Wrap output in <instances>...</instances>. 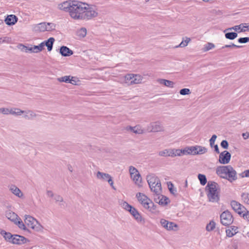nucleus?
I'll use <instances>...</instances> for the list:
<instances>
[{
    "mask_svg": "<svg viewBox=\"0 0 249 249\" xmlns=\"http://www.w3.org/2000/svg\"><path fill=\"white\" fill-rule=\"evenodd\" d=\"M70 17L75 20H88L96 17L97 12L89 5L74 0L70 14Z\"/></svg>",
    "mask_w": 249,
    "mask_h": 249,
    "instance_id": "1",
    "label": "nucleus"
},
{
    "mask_svg": "<svg viewBox=\"0 0 249 249\" xmlns=\"http://www.w3.org/2000/svg\"><path fill=\"white\" fill-rule=\"evenodd\" d=\"M219 175L221 178L231 183L237 179V173L231 165L219 166Z\"/></svg>",
    "mask_w": 249,
    "mask_h": 249,
    "instance_id": "2",
    "label": "nucleus"
},
{
    "mask_svg": "<svg viewBox=\"0 0 249 249\" xmlns=\"http://www.w3.org/2000/svg\"><path fill=\"white\" fill-rule=\"evenodd\" d=\"M136 197L143 208L153 213H157L158 210L152 201L143 193H138Z\"/></svg>",
    "mask_w": 249,
    "mask_h": 249,
    "instance_id": "3",
    "label": "nucleus"
},
{
    "mask_svg": "<svg viewBox=\"0 0 249 249\" xmlns=\"http://www.w3.org/2000/svg\"><path fill=\"white\" fill-rule=\"evenodd\" d=\"M217 183L213 181H208L205 191L208 198L210 202H215L218 201V191Z\"/></svg>",
    "mask_w": 249,
    "mask_h": 249,
    "instance_id": "4",
    "label": "nucleus"
},
{
    "mask_svg": "<svg viewBox=\"0 0 249 249\" xmlns=\"http://www.w3.org/2000/svg\"><path fill=\"white\" fill-rule=\"evenodd\" d=\"M232 209L247 221H249V211L243 205L235 200L231 202Z\"/></svg>",
    "mask_w": 249,
    "mask_h": 249,
    "instance_id": "5",
    "label": "nucleus"
},
{
    "mask_svg": "<svg viewBox=\"0 0 249 249\" xmlns=\"http://www.w3.org/2000/svg\"><path fill=\"white\" fill-rule=\"evenodd\" d=\"M32 28V30L36 33L50 32L55 29L56 25L53 23L43 22L33 24Z\"/></svg>",
    "mask_w": 249,
    "mask_h": 249,
    "instance_id": "6",
    "label": "nucleus"
},
{
    "mask_svg": "<svg viewBox=\"0 0 249 249\" xmlns=\"http://www.w3.org/2000/svg\"><path fill=\"white\" fill-rule=\"evenodd\" d=\"M24 222L29 228L36 231L40 232L43 230V227L40 223L36 219L30 215H26L25 216Z\"/></svg>",
    "mask_w": 249,
    "mask_h": 249,
    "instance_id": "7",
    "label": "nucleus"
},
{
    "mask_svg": "<svg viewBox=\"0 0 249 249\" xmlns=\"http://www.w3.org/2000/svg\"><path fill=\"white\" fill-rule=\"evenodd\" d=\"M129 172L131 178L133 179L135 183L139 187L142 186V178L138 170L133 166L129 167Z\"/></svg>",
    "mask_w": 249,
    "mask_h": 249,
    "instance_id": "8",
    "label": "nucleus"
},
{
    "mask_svg": "<svg viewBox=\"0 0 249 249\" xmlns=\"http://www.w3.org/2000/svg\"><path fill=\"white\" fill-rule=\"evenodd\" d=\"M142 77L139 74H128L124 76V82L129 85L141 83Z\"/></svg>",
    "mask_w": 249,
    "mask_h": 249,
    "instance_id": "9",
    "label": "nucleus"
},
{
    "mask_svg": "<svg viewBox=\"0 0 249 249\" xmlns=\"http://www.w3.org/2000/svg\"><path fill=\"white\" fill-rule=\"evenodd\" d=\"M21 115H23V118L27 120H33L38 116L36 112L32 110H22L18 108L17 116H21Z\"/></svg>",
    "mask_w": 249,
    "mask_h": 249,
    "instance_id": "10",
    "label": "nucleus"
},
{
    "mask_svg": "<svg viewBox=\"0 0 249 249\" xmlns=\"http://www.w3.org/2000/svg\"><path fill=\"white\" fill-rule=\"evenodd\" d=\"M220 217L221 224L226 226L230 225L233 221L231 213L228 210L223 212L220 214Z\"/></svg>",
    "mask_w": 249,
    "mask_h": 249,
    "instance_id": "11",
    "label": "nucleus"
},
{
    "mask_svg": "<svg viewBox=\"0 0 249 249\" xmlns=\"http://www.w3.org/2000/svg\"><path fill=\"white\" fill-rule=\"evenodd\" d=\"M179 149L170 148L165 149L159 152V155L161 157H175L180 156Z\"/></svg>",
    "mask_w": 249,
    "mask_h": 249,
    "instance_id": "12",
    "label": "nucleus"
},
{
    "mask_svg": "<svg viewBox=\"0 0 249 249\" xmlns=\"http://www.w3.org/2000/svg\"><path fill=\"white\" fill-rule=\"evenodd\" d=\"M96 177L99 179L103 181H107L108 183L111 186L112 188H113L114 190L116 189L113 185V181L112 180V178L108 174L98 171L97 173Z\"/></svg>",
    "mask_w": 249,
    "mask_h": 249,
    "instance_id": "13",
    "label": "nucleus"
},
{
    "mask_svg": "<svg viewBox=\"0 0 249 249\" xmlns=\"http://www.w3.org/2000/svg\"><path fill=\"white\" fill-rule=\"evenodd\" d=\"M231 158V153L227 151L222 152L219 156V162L225 164L229 163Z\"/></svg>",
    "mask_w": 249,
    "mask_h": 249,
    "instance_id": "14",
    "label": "nucleus"
},
{
    "mask_svg": "<svg viewBox=\"0 0 249 249\" xmlns=\"http://www.w3.org/2000/svg\"><path fill=\"white\" fill-rule=\"evenodd\" d=\"M161 225L168 231H176L175 228H178V225L174 222H169L164 219L160 221Z\"/></svg>",
    "mask_w": 249,
    "mask_h": 249,
    "instance_id": "15",
    "label": "nucleus"
},
{
    "mask_svg": "<svg viewBox=\"0 0 249 249\" xmlns=\"http://www.w3.org/2000/svg\"><path fill=\"white\" fill-rule=\"evenodd\" d=\"M154 201L155 202L158 203L160 205H166L169 202V198L161 195V193L158 194H154Z\"/></svg>",
    "mask_w": 249,
    "mask_h": 249,
    "instance_id": "16",
    "label": "nucleus"
},
{
    "mask_svg": "<svg viewBox=\"0 0 249 249\" xmlns=\"http://www.w3.org/2000/svg\"><path fill=\"white\" fill-rule=\"evenodd\" d=\"M74 0H69L64 1L58 4V8L61 10L65 12H68L70 14L71 8H72V5L73 4Z\"/></svg>",
    "mask_w": 249,
    "mask_h": 249,
    "instance_id": "17",
    "label": "nucleus"
},
{
    "mask_svg": "<svg viewBox=\"0 0 249 249\" xmlns=\"http://www.w3.org/2000/svg\"><path fill=\"white\" fill-rule=\"evenodd\" d=\"M9 191L14 196L19 198L23 199L24 198V195L22 191L15 185L11 184L8 186Z\"/></svg>",
    "mask_w": 249,
    "mask_h": 249,
    "instance_id": "18",
    "label": "nucleus"
},
{
    "mask_svg": "<svg viewBox=\"0 0 249 249\" xmlns=\"http://www.w3.org/2000/svg\"><path fill=\"white\" fill-rule=\"evenodd\" d=\"M130 213L138 223L142 224L145 223V219L142 216L141 213L136 208H134L132 209V210Z\"/></svg>",
    "mask_w": 249,
    "mask_h": 249,
    "instance_id": "19",
    "label": "nucleus"
},
{
    "mask_svg": "<svg viewBox=\"0 0 249 249\" xmlns=\"http://www.w3.org/2000/svg\"><path fill=\"white\" fill-rule=\"evenodd\" d=\"M148 130L152 132H160L163 130V127L160 122H153L148 126Z\"/></svg>",
    "mask_w": 249,
    "mask_h": 249,
    "instance_id": "20",
    "label": "nucleus"
},
{
    "mask_svg": "<svg viewBox=\"0 0 249 249\" xmlns=\"http://www.w3.org/2000/svg\"><path fill=\"white\" fill-rule=\"evenodd\" d=\"M11 243L14 244L21 245L28 241V239L24 236L18 234L13 235Z\"/></svg>",
    "mask_w": 249,
    "mask_h": 249,
    "instance_id": "21",
    "label": "nucleus"
},
{
    "mask_svg": "<svg viewBox=\"0 0 249 249\" xmlns=\"http://www.w3.org/2000/svg\"><path fill=\"white\" fill-rule=\"evenodd\" d=\"M18 111V108L13 107V108H0V113L3 115H9L11 114L14 116H17V113Z\"/></svg>",
    "mask_w": 249,
    "mask_h": 249,
    "instance_id": "22",
    "label": "nucleus"
},
{
    "mask_svg": "<svg viewBox=\"0 0 249 249\" xmlns=\"http://www.w3.org/2000/svg\"><path fill=\"white\" fill-rule=\"evenodd\" d=\"M147 181L148 183L150 189H152L153 188V184H158V181H160L159 178L154 174H150L146 177Z\"/></svg>",
    "mask_w": 249,
    "mask_h": 249,
    "instance_id": "23",
    "label": "nucleus"
},
{
    "mask_svg": "<svg viewBox=\"0 0 249 249\" xmlns=\"http://www.w3.org/2000/svg\"><path fill=\"white\" fill-rule=\"evenodd\" d=\"M195 146H188L183 149H180V156L182 155H195Z\"/></svg>",
    "mask_w": 249,
    "mask_h": 249,
    "instance_id": "24",
    "label": "nucleus"
},
{
    "mask_svg": "<svg viewBox=\"0 0 249 249\" xmlns=\"http://www.w3.org/2000/svg\"><path fill=\"white\" fill-rule=\"evenodd\" d=\"M73 77L71 76H64L61 77L57 78V80L59 82H65L66 83H71L72 84H75V80L73 79Z\"/></svg>",
    "mask_w": 249,
    "mask_h": 249,
    "instance_id": "25",
    "label": "nucleus"
},
{
    "mask_svg": "<svg viewBox=\"0 0 249 249\" xmlns=\"http://www.w3.org/2000/svg\"><path fill=\"white\" fill-rule=\"evenodd\" d=\"M238 227L234 226H231L226 230V233L229 237H232L238 232Z\"/></svg>",
    "mask_w": 249,
    "mask_h": 249,
    "instance_id": "26",
    "label": "nucleus"
},
{
    "mask_svg": "<svg viewBox=\"0 0 249 249\" xmlns=\"http://www.w3.org/2000/svg\"><path fill=\"white\" fill-rule=\"evenodd\" d=\"M5 216L9 220L13 223H14L15 221L16 222V220H17V218L18 217V216L15 213L10 210L6 211Z\"/></svg>",
    "mask_w": 249,
    "mask_h": 249,
    "instance_id": "27",
    "label": "nucleus"
},
{
    "mask_svg": "<svg viewBox=\"0 0 249 249\" xmlns=\"http://www.w3.org/2000/svg\"><path fill=\"white\" fill-rule=\"evenodd\" d=\"M60 53L62 56H69L73 54L72 50L66 46H62L60 49Z\"/></svg>",
    "mask_w": 249,
    "mask_h": 249,
    "instance_id": "28",
    "label": "nucleus"
},
{
    "mask_svg": "<svg viewBox=\"0 0 249 249\" xmlns=\"http://www.w3.org/2000/svg\"><path fill=\"white\" fill-rule=\"evenodd\" d=\"M157 82L169 88H173L175 85L173 82L164 79H157Z\"/></svg>",
    "mask_w": 249,
    "mask_h": 249,
    "instance_id": "29",
    "label": "nucleus"
},
{
    "mask_svg": "<svg viewBox=\"0 0 249 249\" xmlns=\"http://www.w3.org/2000/svg\"><path fill=\"white\" fill-rule=\"evenodd\" d=\"M17 19L18 18L16 16L11 15L7 17L5 21L6 24L11 25L15 24L17 22Z\"/></svg>",
    "mask_w": 249,
    "mask_h": 249,
    "instance_id": "30",
    "label": "nucleus"
},
{
    "mask_svg": "<svg viewBox=\"0 0 249 249\" xmlns=\"http://www.w3.org/2000/svg\"><path fill=\"white\" fill-rule=\"evenodd\" d=\"M244 25H247V23H242L239 25H236L232 27L229 28L225 30L224 32H226L227 31H231L232 30H233L235 31L238 32L239 33L241 32H246L247 31L246 29L241 28L242 26Z\"/></svg>",
    "mask_w": 249,
    "mask_h": 249,
    "instance_id": "31",
    "label": "nucleus"
},
{
    "mask_svg": "<svg viewBox=\"0 0 249 249\" xmlns=\"http://www.w3.org/2000/svg\"><path fill=\"white\" fill-rule=\"evenodd\" d=\"M126 129L127 130L132 131L135 134H140L143 133V129L141 128V127L140 125H136L134 127L129 126L126 127Z\"/></svg>",
    "mask_w": 249,
    "mask_h": 249,
    "instance_id": "32",
    "label": "nucleus"
},
{
    "mask_svg": "<svg viewBox=\"0 0 249 249\" xmlns=\"http://www.w3.org/2000/svg\"><path fill=\"white\" fill-rule=\"evenodd\" d=\"M153 188L152 189H150L151 191L154 193V194H159L161 193V186L160 180L158 181V184H154Z\"/></svg>",
    "mask_w": 249,
    "mask_h": 249,
    "instance_id": "33",
    "label": "nucleus"
},
{
    "mask_svg": "<svg viewBox=\"0 0 249 249\" xmlns=\"http://www.w3.org/2000/svg\"><path fill=\"white\" fill-rule=\"evenodd\" d=\"M54 39L53 37L49 38L47 40L44 41V46H46L48 51H51L52 50Z\"/></svg>",
    "mask_w": 249,
    "mask_h": 249,
    "instance_id": "34",
    "label": "nucleus"
},
{
    "mask_svg": "<svg viewBox=\"0 0 249 249\" xmlns=\"http://www.w3.org/2000/svg\"><path fill=\"white\" fill-rule=\"evenodd\" d=\"M195 155H201L207 152V149L205 147L199 145H196Z\"/></svg>",
    "mask_w": 249,
    "mask_h": 249,
    "instance_id": "35",
    "label": "nucleus"
},
{
    "mask_svg": "<svg viewBox=\"0 0 249 249\" xmlns=\"http://www.w3.org/2000/svg\"><path fill=\"white\" fill-rule=\"evenodd\" d=\"M33 47V53H38L39 52H41L44 47V42H42L39 44L38 45H34L32 46Z\"/></svg>",
    "mask_w": 249,
    "mask_h": 249,
    "instance_id": "36",
    "label": "nucleus"
},
{
    "mask_svg": "<svg viewBox=\"0 0 249 249\" xmlns=\"http://www.w3.org/2000/svg\"><path fill=\"white\" fill-rule=\"evenodd\" d=\"M14 223L16 224L17 226H18V227L19 229L24 231L27 230L26 225L24 224V223L19 217H18V218H17V220H16V222L15 221Z\"/></svg>",
    "mask_w": 249,
    "mask_h": 249,
    "instance_id": "37",
    "label": "nucleus"
},
{
    "mask_svg": "<svg viewBox=\"0 0 249 249\" xmlns=\"http://www.w3.org/2000/svg\"><path fill=\"white\" fill-rule=\"evenodd\" d=\"M216 227V223L213 220H211L208 223L206 227V230L208 231H213Z\"/></svg>",
    "mask_w": 249,
    "mask_h": 249,
    "instance_id": "38",
    "label": "nucleus"
},
{
    "mask_svg": "<svg viewBox=\"0 0 249 249\" xmlns=\"http://www.w3.org/2000/svg\"><path fill=\"white\" fill-rule=\"evenodd\" d=\"M191 39L189 37H185L183 38L182 41L177 47H185L187 46L188 43L190 42Z\"/></svg>",
    "mask_w": 249,
    "mask_h": 249,
    "instance_id": "39",
    "label": "nucleus"
},
{
    "mask_svg": "<svg viewBox=\"0 0 249 249\" xmlns=\"http://www.w3.org/2000/svg\"><path fill=\"white\" fill-rule=\"evenodd\" d=\"M225 37L227 39L233 40L237 37V34L235 32H225Z\"/></svg>",
    "mask_w": 249,
    "mask_h": 249,
    "instance_id": "40",
    "label": "nucleus"
},
{
    "mask_svg": "<svg viewBox=\"0 0 249 249\" xmlns=\"http://www.w3.org/2000/svg\"><path fill=\"white\" fill-rule=\"evenodd\" d=\"M198 178L202 185H205L207 183V178L206 176L203 174H198Z\"/></svg>",
    "mask_w": 249,
    "mask_h": 249,
    "instance_id": "41",
    "label": "nucleus"
},
{
    "mask_svg": "<svg viewBox=\"0 0 249 249\" xmlns=\"http://www.w3.org/2000/svg\"><path fill=\"white\" fill-rule=\"evenodd\" d=\"M214 47V45L213 43H208L204 45V47L202 49L203 52H207Z\"/></svg>",
    "mask_w": 249,
    "mask_h": 249,
    "instance_id": "42",
    "label": "nucleus"
},
{
    "mask_svg": "<svg viewBox=\"0 0 249 249\" xmlns=\"http://www.w3.org/2000/svg\"><path fill=\"white\" fill-rule=\"evenodd\" d=\"M123 206L125 210L128 211L129 213H130L131 212V211L132 210V209L134 208V207H132V206H131L130 205H129L126 202H124L123 204Z\"/></svg>",
    "mask_w": 249,
    "mask_h": 249,
    "instance_id": "43",
    "label": "nucleus"
},
{
    "mask_svg": "<svg viewBox=\"0 0 249 249\" xmlns=\"http://www.w3.org/2000/svg\"><path fill=\"white\" fill-rule=\"evenodd\" d=\"M3 237L7 241L11 243L13 235L11 234L10 232H7Z\"/></svg>",
    "mask_w": 249,
    "mask_h": 249,
    "instance_id": "44",
    "label": "nucleus"
},
{
    "mask_svg": "<svg viewBox=\"0 0 249 249\" xmlns=\"http://www.w3.org/2000/svg\"><path fill=\"white\" fill-rule=\"evenodd\" d=\"M11 42V38L5 36V37H0V44L1 43H9Z\"/></svg>",
    "mask_w": 249,
    "mask_h": 249,
    "instance_id": "45",
    "label": "nucleus"
},
{
    "mask_svg": "<svg viewBox=\"0 0 249 249\" xmlns=\"http://www.w3.org/2000/svg\"><path fill=\"white\" fill-rule=\"evenodd\" d=\"M242 197L244 202L247 204H249V194L243 193L242 195Z\"/></svg>",
    "mask_w": 249,
    "mask_h": 249,
    "instance_id": "46",
    "label": "nucleus"
},
{
    "mask_svg": "<svg viewBox=\"0 0 249 249\" xmlns=\"http://www.w3.org/2000/svg\"><path fill=\"white\" fill-rule=\"evenodd\" d=\"M191 93L190 90L189 89H182L179 91V93L182 95H185L189 94Z\"/></svg>",
    "mask_w": 249,
    "mask_h": 249,
    "instance_id": "47",
    "label": "nucleus"
},
{
    "mask_svg": "<svg viewBox=\"0 0 249 249\" xmlns=\"http://www.w3.org/2000/svg\"><path fill=\"white\" fill-rule=\"evenodd\" d=\"M241 47H242V46L236 45H235L233 43H231V44L226 45L225 46L222 47V49H224V48H231V49L233 48H240Z\"/></svg>",
    "mask_w": 249,
    "mask_h": 249,
    "instance_id": "48",
    "label": "nucleus"
},
{
    "mask_svg": "<svg viewBox=\"0 0 249 249\" xmlns=\"http://www.w3.org/2000/svg\"><path fill=\"white\" fill-rule=\"evenodd\" d=\"M78 33L80 36L85 37L87 34V29L85 28H82Z\"/></svg>",
    "mask_w": 249,
    "mask_h": 249,
    "instance_id": "49",
    "label": "nucleus"
},
{
    "mask_svg": "<svg viewBox=\"0 0 249 249\" xmlns=\"http://www.w3.org/2000/svg\"><path fill=\"white\" fill-rule=\"evenodd\" d=\"M21 46L23 47V49H24V51L26 53H33V47L32 46L31 47H27V46H25L23 45H21Z\"/></svg>",
    "mask_w": 249,
    "mask_h": 249,
    "instance_id": "50",
    "label": "nucleus"
},
{
    "mask_svg": "<svg viewBox=\"0 0 249 249\" xmlns=\"http://www.w3.org/2000/svg\"><path fill=\"white\" fill-rule=\"evenodd\" d=\"M238 42L240 43H246L249 42V37H241L238 39Z\"/></svg>",
    "mask_w": 249,
    "mask_h": 249,
    "instance_id": "51",
    "label": "nucleus"
},
{
    "mask_svg": "<svg viewBox=\"0 0 249 249\" xmlns=\"http://www.w3.org/2000/svg\"><path fill=\"white\" fill-rule=\"evenodd\" d=\"M217 138V136L216 135H213L212 138L210 140V145L211 147H213L214 144V143Z\"/></svg>",
    "mask_w": 249,
    "mask_h": 249,
    "instance_id": "52",
    "label": "nucleus"
},
{
    "mask_svg": "<svg viewBox=\"0 0 249 249\" xmlns=\"http://www.w3.org/2000/svg\"><path fill=\"white\" fill-rule=\"evenodd\" d=\"M53 198L56 202H61L63 201V197L59 195H54Z\"/></svg>",
    "mask_w": 249,
    "mask_h": 249,
    "instance_id": "53",
    "label": "nucleus"
},
{
    "mask_svg": "<svg viewBox=\"0 0 249 249\" xmlns=\"http://www.w3.org/2000/svg\"><path fill=\"white\" fill-rule=\"evenodd\" d=\"M220 145L224 149H227L228 148L229 144L226 140H223L221 142Z\"/></svg>",
    "mask_w": 249,
    "mask_h": 249,
    "instance_id": "54",
    "label": "nucleus"
},
{
    "mask_svg": "<svg viewBox=\"0 0 249 249\" xmlns=\"http://www.w3.org/2000/svg\"><path fill=\"white\" fill-rule=\"evenodd\" d=\"M169 189L170 192L173 194H175L177 192V190L175 188H174V186L172 183H171V186L168 184Z\"/></svg>",
    "mask_w": 249,
    "mask_h": 249,
    "instance_id": "55",
    "label": "nucleus"
},
{
    "mask_svg": "<svg viewBox=\"0 0 249 249\" xmlns=\"http://www.w3.org/2000/svg\"><path fill=\"white\" fill-rule=\"evenodd\" d=\"M47 196L49 197H54V195L53 192L51 190H47L46 192Z\"/></svg>",
    "mask_w": 249,
    "mask_h": 249,
    "instance_id": "56",
    "label": "nucleus"
},
{
    "mask_svg": "<svg viewBox=\"0 0 249 249\" xmlns=\"http://www.w3.org/2000/svg\"><path fill=\"white\" fill-rule=\"evenodd\" d=\"M243 174H245V175H242V177H249V170H247L244 172Z\"/></svg>",
    "mask_w": 249,
    "mask_h": 249,
    "instance_id": "57",
    "label": "nucleus"
},
{
    "mask_svg": "<svg viewBox=\"0 0 249 249\" xmlns=\"http://www.w3.org/2000/svg\"><path fill=\"white\" fill-rule=\"evenodd\" d=\"M243 137L244 139H247L249 137V133L248 132L244 133L242 134Z\"/></svg>",
    "mask_w": 249,
    "mask_h": 249,
    "instance_id": "58",
    "label": "nucleus"
},
{
    "mask_svg": "<svg viewBox=\"0 0 249 249\" xmlns=\"http://www.w3.org/2000/svg\"><path fill=\"white\" fill-rule=\"evenodd\" d=\"M7 232L5 231L4 230H0V233L3 235V236H4V235H5V234L7 233Z\"/></svg>",
    "mask_w": 249,
    "mask_h": 249,
    "instance_id": "59",
    "label": "nucleus"
},
{
    "mask_svg": "<svg viewBox=\"0 0 249 249\" xmlns=\"http://www.w3.org/2000/svg\"><path fill=\"white\" fill-rule=\"evenodd\" d=\"M214 151L218 152V145L216 144L214 145Z\"/></svg>",
    "mask_w": 249,
    "mask_h": 249,
    "instance_id": "60",
    "label": "nucleus"
},
{
    "mask_svg": "<svg viewBox=\"0 0 249 249\" xmlns=\"http://www.w3.org/2000/svg\"><path fill=\"white\" fill-rule=\"evenodd\" d=\"M248 25L247 24V25H244L243 26H242V27H243L242 29H245V28L248 29ZM246 30H247V31L248 30V29H246Z\"/></svg>",
    "mask_w": 249,
    "mask_h": 249,
    "instance_id": "61",
    "label": "nucleus"
},
{
    "mask_svg": "<svg viewBox=\"0 0 249 249\" xmlns=\"http://www.w3.org/2000/svg\"><path fill=\"white\" fill-rule=\"evenodd\" d=\"M215 172L217 174H218V168H217L216 169H215Z\"/></svg>",
    "mask_w": 249,
    "mask_h": 249,
    "instance_id": "62",
    "label": "nucleus"
},
{
    "mask_svg": "<svg viewBox=\"0 0 249 249\" xmlns=\"http://www.w3.org/2000/svg\"><path fill=\"white\" fill-rule=\"evenodd\" d=\"M237 246H235L234 247V249H237Z\"/></svg>",
    "mask_w": 249,
    "mask_h": 249,
    "instance_id": "63",
    "label": "nucleus"
},
{
    "mask_svg": "<svg viewBox=\"0 0 249 249\" xmlns=\"http://www.w3.org/2000/svg\"><path fill=\"white\" fill-rule=\"evenodd\" d=\"M248 30L249 31V25L248 26Z\"/></svg>",
    "mask_w": 249,
    "mask_h": 249,
    "instance_id": "64",
    "label": "nucleus"
}]
</instances>
